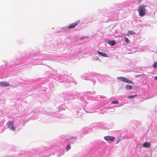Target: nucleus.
Returning a JSON list of instances; mask_svg holds the SVG:
<instances>
[{
  "mask_svg": "<svg viewBox=\"0 0 157 157\" xmlns=\"http://www.w3.org/2000/svg\"><path fill=\"white\" fill-rule=\"evenodd\" d=\"M146 7V6L145 5H142L138 8V11L140 16L142 17L145 15L146 12L145 8Z\"/></svg>",
  "mask_w": 157,
  "mask_h": 157,
  "instance_id": "nucleus-1",
  "label": "nucleus"
},
{
  "mask_svg": "<svg viewBox=\"0 0 157 157\" xmlns=\"http://www.w3.org/2000/svg\"><path fill=\"white\" fill-rule=\"evenodd\" d=\"M117 78L119 80H120L124 82H125L130 83L132 84H133V82H132V81H130L129 79L124 77H118Z\"/></svg>",
  "mask_w": 157,
  "mask_h": 157,
  "instance_id": "nucleus-2",
  "label": "nucleus"
},
{
  "mask_svg": "<svg viewBox=\"0 0 157 157\" xmlns=\"http://www.w3.org/2000/svg\"><path fill=\"white\" fill-rule=\"evenodd\" d=\"M79 21H77L75 22L72 23V24H70L69 26L68 27V29H72L75 28V26H76L79 23Z\"/></svg>",
  "mask_w": 157,
  "mask_h": 157,
  "instance_id": "nucleus-3",
  "label": "nucleus"
},
{
  "mask_svg": "<svg viewBox=\"0 0 157 157\" xmlns=\"http://www.w3.org/2000/svg\"><path fill=\"white\" fill-rule=\"evenodd\" d=\"M104 139L107 141H111L113 142L115 139V138L112 136H106L104 137Z\"/></svg>",
  "mask_w": 157,
  "mask_h": 157,
  "instance_id": "nucleus-4",
  "label": "nucleus"
},
{
  "mask_svg": "<svg viewBox=\"0 0 157 157\" xmlns=\"http://www.w3.org/2000/svg\"><path fill=\"white\" fill-rule=\"evenodd\" d=\"M10 86V84L8 82H0V86L6 87Z\"/></svg>",
  "mask_w": 157,
  "mask_h": 157,
  "instance_id": "nucleus-5",
  "label": "nucleus"
},
{
  "mask_svg": "<svg viewBox=\"0 0 157 157\" xmlns=\"http://www.w3.org/2000/svg\"><path fill=\"white\" fill-rule=\"evenodd\" d=\"M142 146L144 147L149 148L151 146V144L150 143L145 142L143 144Z\"/></svg>",
  "mask_w": 157,
  "mask_h": 157,
  "instance_id": "nucleus-6",
  "label": "nucleus"
},
{
  "mask_svg": "<svg viewBox=\"0 0 157 157\" xmlns=\"http://www.w3.org/2000/svg\"><path fill=\"white\" fill-rule=\"evenodd\" d=\"M98 53L102 56L105 57H108V56L105 53H101L99 51H98Z\"/></svg>",
  "mask_w": 157,
  "mask_h": 157,
  "instance_id": "nucleus-7",
  "label": "nucleus"
},
{
  "mask_svg": "<svg viewBox=\"0 0 157 157\" xmlns=\"http://www.w3.org/2000/svg\"><path fill=\"white\" fill-rule=\"evenodd\" d=\"M109 44L111 46H113L116 44V43L114 40H109Z\"/></svg>",
  "mask_w": 157,
  "mask_h": 157,
  "instance_id": "nucleus-8",
  "label": "nucleus"
},
{
  "mask_svg": "<svg viewBox=\"0 0 157 157\" xmlns=\"http://www.w3.org/2000/svg\"><path fill=\"white\" fill-rule=\"evenodd\" d=\"M135 34V33L132 30H130L128 31L127 34V36H129L130 35H132Z\"/></svg>",
  "mask_w": 157,
  "mask_h": 157,
  "instance_id": "nucleus-9",
  "label": "nucleus"
},
{
  "mask_svg": "<svg viewBox=\"0 0 157 157\" xmlns=\"http://www.w3.org/2000/svg\"><path fill=\"white\" fill-rule=\"evenodd\" d=\"M13 124V121H8L7 122V124L8 126V127L9 128Z\"/></svg>",
  "mask_w": 157,
  "mask_h": 157,
  "instance_id": "nucleus-10",
  "label": "nucleus"
},
{
  "mask_svg": "<svg viewBox=\"0 0 157 157\" xmlns=\"http://www.w3.org/2000/svg\"><path fill=\"white\" fill-rule=\"evenodd\" d=\"M126 88L127 89V90H131L132 89V87L131 85H127L125 86Z\"/></svg>",
  "mask_w": 157,
  "mask_h": 157,
  "instance_id": "nucleus-11",
  "label": "nucleus"
},
{
  "mask_svg": "<svg viewBox=\"0 0 157 157\" xmlns=\"http://www.w3.org/2000/svg\"><path fill=\"white\" fill-rule=\"evenodd\" d=\"M14 124H12L9 128L10 129L13 131H15V128H14L13 127Z\"/></svg>",
  "mask_w": 157,
  "mask_h": 157,
  "instance_id": "nucleus-12",
  "label": "nucleus"
},
{
  "mask_svg": "<svg viewBox=\"0 0 157 157\" xmlns=\"http://www.w3.org/2000/svg\"><path fill=\"white\" fill-rule=\"evenodd\" d=\"M137 96V94L130 96L128 97V98H133Z\"/></svg>",
  "mask_w": 157,
  "mask_h": 157,
  "instance_id": "nucleus-13",
  "label": "nucleus"
},
{
  "mask_svg": "<svg viewBox=\"0 0 157 157\" xmlns=\"http://www.w3.org/2000/svg\"><path fill=\"white\" fill-rule=\"evenodd\" d=\"M152 67L155 68H156L157 67V62L153 65Z\"/></svg>",
  "mask_w": 157,
  "mask_h": 157,
  "instance_id": "nucleus-14",
  "label": "nucleus"
},
{
  "mask_svg": "<svg viewBox=\"0 0 157 157\" xmlns=\"http://www.w3.org/2000/svg\"><path fill=\"white\" fill-rule=\"evenodd\" d=\"M66 148L67 151H68L69 150L71 149V146L70 145H68L66 146Z\"/></svg>",
  "mask_w": 157,
  "mask_h": 157,
  "instance_id": "nucleus-15",
  "label": "nucleus"
},
{
  "mask_svg": "<svg viewBox=\"0 0 157 157\" xmlns=\"http://www.w3.org/2000/svg\"><path fill=\"white\" fill-rule=\"evenodd\" d=\"M119 103L118 101H114L112 102V103L113 104H117Z\"/></svg>",
  "mask_w": 157,
  "mask_h": 157,
  "instance_id": "nucleus-16",
  "label": "nucleus"
},
{
  "mask_svg": "<svg viewBox=\"0 0 157 157\" xmlns=\"http://www.w3.org/2000/svg\"><path fill=\"white\" fill-rule=\"evenodd\" d=\"M125 41L127 43H129L130 42V40L128 38H125Z\"/></svg>",
  "mask_w": 157,
  "mask_h": 157,
  "instance_id": "nucleus-17",
  "label": "nucleus"
},
{
  "mask_svg": "<svg viewBox=\"0 0 157 157\" xmlns=\"http://www.w3.org/2000/svg\"><path fill=\"white\" fill-rule=\"evenodd\" d=\"M142 2V0H138V3L140 4Z\"/></svg>",
  "mask_w": 157,
  "mask_h": 157,
  "instance_id": "nucleus-18",
  "label": "nucleus"
},
{
  "mask_svg": "<svg viewBox=\"0 0 157 157\" xmlns=\"http://www.w3.org/2000/svg\"><path fill=\"white\" fill-rule=\"evenodd\" d=\"M120 141V139H119V140H117V143H116V144H118V143Z\"/></svg>",
  "mask_w": 157,
  "mask_h": 157,
  "instance_id": "nucleus-19",
  "label": "nucleus"
},
{
  "mask_svg": "<svg viewBox=\"0 0 157 157\" xmlns=\"http://www.w3.org/2000/svg\"><path fill=\"white\" fill-rule=\"evenodd\" d=\"M154 79H156V80H157V76H156L155 78H154Z\"/></svg>",
  "mask_w": 157,
  "mask_h": 157,
  "instance_id": "nucleus-20",
  "label": "nucleus"
}]
</instances>
